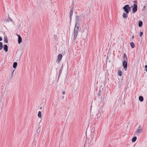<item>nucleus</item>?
Instances as JSON below:
<instances>
[{
  "label": "nucleus",
  "mask_w": 147,
  "mask_h": 147,
  "mask_svg": "<svg viewBox=\"0 0 147 147\" xmlns=\"http://www.w3.org/2000/svg\"><path fill=\"white\" fill-rule=\"evenodd\" d=\"M81 18L80 16H76V23L74 29L73 33V40H75L79 30L80 24L79 22L81 21Z\"/></svg>",
  "instance_id": "1"
},
{
  "label": "nucleus",
  "mask_w": 147,
  "mask_h": 147,
  "mask_svg": "<svg viewBox=\"0 0 147 147\" xmlns=\"http://www.w3.org/2000/svg\"><path fill=\"white\" fill-rule=\"evenodd\" d=\"M123 9L124 11L127 13H128L129 12V10L131 9V7H129V5H126L123 7Z\"/></svg>",
  "instance_id": "2"
},
{
  "label": "nucleus",
  "mask_w": 147,
  "mask_h": 147,
  "mask_svg": "<svg viewBox=\"0 0 147 147\" xmlns=\"http://www.w3.org/2000/svg\"><path fill=\"white\" fill-rule=\"evenodd\" d=\"M142 129L141 126L140 125L137 131L135 132V134L137 135H139V134L142 131Z\"/></svg>",
  "instance_id": "3"
},
{
  "label": "nucleus",
  "mask_w": 147,
  "mask_h": 147,
  "mask_svg": "<svg viewBox=\"0 0 147 147\" xmlns=\"http://www.w3.org/2000/svg\"><path fill=\"white\" fill-rule=\"evenodd\" d=\"M137 10V4H134V7L132 9V11L133 13H135Z\"/></svg>",
  "instance_id": "4"
},
{
  "label": "nucleus",
  "mask_w": 147,
  "mask_h": 147,
  "mask_svg": "<svg viewBox=\"0 0 147 147\" xmlns=\"http://www.w3.org/2000/svg\"><path fill=\"white\" fill-rule=\"evenodd\" d=\"M13 22V21L9 17L5 19V20L4 21V22L6 23L7 22Z\"/></svg>",
  "instance_id": "5"
},
{
  "label": "nucleus",
  "mask_w": 147,
  "mask_h": 147,
  "mask_svg": "<svg viewBox=\"0 0 147 147\" xmlns=\"http://www.w3.org/2000/svg\"><path fill=\"white\" fill-rule=\"evenodd\" d=\"M74 12V8L72 6L71 9L69 13V18L70 19V20H71V18L73 15V13Z\"/></svg>",
  "instance_id": "6"
},
{
  "label": "nucleus",
  "mask_w": 147,
  "mask_h": 147,
  "mask_svg": "<svg viewBox=\"0 0 147 147\" xmlns=\"http://www.w3.org/2000/svg\"><path fill=\"white\" fill-rule=\"evenodd\" d=\"M62 57V55L61 54H59L58 55L57 58V60L58 62L59 63L61 60Z\"/></svg>",
  "instance_id": "7"
},
{
  "label": "nucleus",
  "mask_w": 147,
  "mask_h": 147,
  "mask_svg": "<svg viewBox=\"0 0 147 147\" xmlns=\"http://www.w3.org/2000/svg\"><path fill=\"white\" fill-rule=\"evenodd\" d=\"M123 65L125 69V68H127V62L126 61H124L123 62Z\"/></svg>",
  "instance_id": "8"
},
{
  "label": "nucleus",
  "mask_w": 147,
  "mask_h": 147,
  "mask_svg": "<svg viewBox=\"0 0 147 147\" xmlns=\"http://www.w3.org/2000/svg\"><path fill=\"white\" fill-rule=\"evenodd\" d=\"M17 35L18 36V42L19 44H20V43L22 42V38L18 34H17Z\"/></svg>",
  "instance_id": "9"
},
{
  "label": "nucleus",
  "mask_w": 147,
  "mask_h": 147,
  "mask_svg": "<svg viewBox=\"0 0 147 147\" xmlns=\"http://www.w3.org/2000/svg\"><path fill=\"white\" fill-rule=\"evenodd\" d=\"M3 49L6 52L8 51V46L6 45H4L3 46Z\"/></svg>",
  "instance_id": "10"
},
{
  "label": "nucleus",
  "mask_w": 147,
  "mask_h": 147,
  "mask_svg": "<svg viewBox=\"0 0 147 147\" xmlns=\"http://www.w3.org/2000/svg\"><path fill=\"white\" fill-rule=\"evenodd\" d=\"M102 111L101 110H99L97 114V118H99L101 115V113Z\"/></svg>",
  "instance_id": "11"
},
{
  "label": "nucleus",
  "mask_w": 147,
  "mask_h": 147,
  "mask_svg": "<svg viewBox=\"0 0 147 147\" xmlns=\"http://www.w3.org/2000/svg\"><path fill=\"white\" fill-rule=\"evenodd\" d=\"M127 13H123V16L124 18H127L128 17V15H127Z\"/></svg>",
  "instance_id": "12"
},
{
  "label": "nucleus",
  "mask_w": 147,
  "mask_h": 147,
  "mask_svg": "<svg viewBox=\"0 0 147 147\" xmlns=\"http://www.w3.org/2000/svg\"><path fill=\"white\" fill-rule=\"evenodd\" d=\"M123 58L124 61L127 60V57L125 53L124 54Z\"/></svg>",
  "instance_id": "13"
},
{
  "label": "nucleus",
  "mask_w": 147,
  "mask_h": 147,
  "mask_svg": "<svg viewBox=\"0 0 147 147\" xmlns=\"http://www.w3.org/2000/svg\"><path fill=\"white\" fill-rule=\"evenodd\" d=\"M17 65V63L16 62H14L13 63V67L14 68H16Z\"/></svg>",
  "instance_id": "14"
},
{
  "label": "nucleus",
  "mask_w": 147,
  "mask_h": 147,
  "mask_svg": "<svg viewBox=\"0 0 147 147\" xmlns=\"http://www.w3.org/2000/svg\"><path fill=\"white\" fill-rule=\"evenodd\" d=\"M139 99L141 102H142L144 100L143 97L142 96H140L139 97Z\"/></svg>",
  "instance_id": "15"
},
{
  "label": "nucleus",
  "mask_w": 147,
  "mask_h": 147,
  "mask_svg": "<svg viewBox=\"0 0 147 147\" xmlns=\"http://www.w3.org/2000/svg\"><path fill=\"white\" fill-rule=\"evenodd\" d=\"M142 21H140L138 23V26L139 27H141L142 25Z\"/></svg>",
  "instance_id": "16"
},
{
  "label": "nucleus",
  "mask_w": 147,
  "mask_h": 147,
  "mask_svg": "<svg viewBox=\"0 0 147 147\" xmlns=\"http://www.w3.org/2000/svg\"><path fill=\"white\" fill-rule=\"evenodd\" d=\"M130 45L132 48H133L134 47L135 45L133 42H131L130 43Z\"/></svg>",
  "instance_id": "17"
},
{
  "label": "nucleus",
  "mask_w": 147,
  "mask_h": 147,
  "mask_svg": "<svg viewBox=\"0 0 147 147\" xmlns=\"http://www.w3.org/2000/svg\"><path fill=\"white\" fill-rule=\"evenodd\" d=\"M137 139V137L136 136L134 137L132 139V142H134L136 141Z\"/></svg>",
  "instance_id": "18"
},
{
  "label": "nucleus",
  "mask_w": 147,
  "mask_h": 147,
  "mask_svg": "<svg viewBox=\"0 0 147 147\" xmlns=\"http://www.w3.org/2000/svg\"><path fill=\"white\" fill-rule=\"evenodd\" d=\"M41 111H39L38 112V117H39L41 118Z\"/></svg>",
  "instance_id": "19"
},
{
  "label": "nucleus",
  "mask_w": 147,
  "mask_h": 147,
  "mask_svg": "<svg viewBox=\"0 0 147 147\" xmlns=\"http://www.w3.org/2000/svg\"><path fill=\"white\" fill-rule=\"evenodd\" d=\"M3 47V43L2 42H0V50H1Z\"/></svg>",
  "instance_id": "20"
},
{
  "label": "nucleus",
  "mask_w": 147,
  "mask_h": 147,
  "mask_svg": "<svg viewBox=\"0 0 147 147\" xmlns=\"http://www.w3.org/2000/svg\"><path fill=\"white\" fill-rule=\"evenodd\" d=\"M4 41L5 42V43H7L8 42L7 38V37H4Z\"/></svg>",
  "instance_id": "21"
},
{
  "label": "nucleus",
  "mask_w": 147,
  "mask_h": 147,
  "mask_svg": "<svg viewBox=\"0 0 147 147\" xmlns=\"http://www.w3.org/2000/svg\"><path fill=\"white\" fill-rule=\"evenodd\" d=\"M118 75L119 76H121L122 75V73L121 71H118Z\"/></svg>",
  "instance_id": "22"
},
{
  "label": "nucleus",
  "mask_w": 147,
  "mask_h": 147,
  "mask_svg": "<svg viewBox=\"0 0 147 147\" xmlns=\"http://www.w3.org/2000/svg\"><path fill=\"white\" fill-rule=\"evenodd\" d=\"M62 73V70L61 69H60L59 71V75L58 76V79H59V77L60 76L61 74Z\"/></svg>",
  "instance_id": "23"
},
{
  "label": "nucleus",
  "mask_w": 147,
  "mask_h": 147,
  "mask_svg": "<svg viewBox=\"0 0 147 147\" xmlns=\"http://www.w3.org/2000/svg\"><path fill=\"white\" fill-rule=\"evenodd\" d=\"M143 32H141L140 33V37H141L143 35Z\"/></svg>",
  "instance_id": "24"
},
{
  "label": "nucleus",
  "mask_w": 147,
  "mask_h": 147,
  "mask_svg": "<svg viewBox=\"0 0 147 147\" xmlns=\"http://www.w3.org/2000/svg\"><path fill=\"white\" fill-rule=\"evenodd\" d=\"M134 4H136L137 2L136 0H135L134 1Z\"/></svg>",
  "instance_id": "25"
},
{
  "label": "nucleus",
  "mask_w": 147,
  "mask_h": 147,
  "mask_svg": "<svg viewBox=\"0 0 147 147\" xmlns=\"http://www.w3.org/2000/svg\"><path fill=\"white\" fill-rule=\"evenodd\" d=\"M2 38L0 36V41H1L2 40Z\"/></svg>",
  "instance_id": "26"
},
{
  "label": "nucleus",
  "mask_w": 147,
  "mask_h": 147,
  "mask_svg": "<svg viewBox=\"0 0 147 147\" xmlns=\"http://www.w3.org/2000/svg\"><path fill=\"white\" fill-rule=\"evenodd\" d=\"M14 71V70H13L12 72V77H13V72Z\"/></svg>",
  "instance_id": "27"
},
{
  "label": "nucleus",
  "mask_w": 147,
  "mask_h": 147,
  "mask_svg": "<svg viewBox=\"0 0 147 147\" xmlns=\"http://www.w3.org/2000/svg\"><path fill=\"white\" fill-rule=\"evenodd\" d=\"M62 94L63 95H64L65 94V91H63L62 92Z\"/></svg>",
  "instance_id": "28"
},
{
  "label": "nucleus",
  "mask_w": 147,
  "mask_h": 147,
  "mask_svg": "<svg viewBox=\"0 0 147 147\" xmlns=\"http://www.w3.org/2000/svg\"><path fill=\"white\" fill-rule=\"evenodd\" d=\"M63 65H62V66H61V69H61L62 70V68H63Z\"/></svg>",
  "instance_id": "29"
},
{
  "label": "nucleus",
  "mask_w": 147,
  "mask_h": 147,
  "mask_svg": "<svg viewBox=\"0 0 147 147\" xmlns=\"http://www.w3.org/2000/svg\"><path fill=\"white\" fill-rule=\"evenodd\" d=\"M145 68H147V65H146L145 66Z\"/></svg>",
  "instance_id": "30"
},
{
  "label": "nucleus",
  "mask_w": 147,
  "mask_h": 147,
  "mask_svg": "<svg viewBox=\"0 0 147 147\" xmlns=\"http://www.w3.org/2000/svg\"><path fill=\"white\" fill-rule=\"evenodd\" d=\"M132 39H134V36L133 35V36L132 37Z\"/></svg>",
  "instance_id": "31"
},
{
  "label": "nucleus",
  "mask_w": 147,
  "mask_h": 147,
  "mask_svg": "<svg viewBox=\"0 0 147 147\" xmlns=\"http://www.w3.org/2000/svg\"><path fill=\"white\" fill-rule=\"evenodd\" d=\"M145 6H144V7H143V9H145Z\"/></svg>",
  "instance_id": "32"
},
{
  "label": "nucleus",
  "mask_w": 147,
  "mask_h": 147,
  "mask_svg": "<svg viewBox=\"0 0 147 147\" xmlns=\"http://www.w3.org/2000/svg\"><path fill=\"white\" fill-rule=\"evenodd\" d=\"M42 109V107H40V109Z\"/></svg>",
  "instance_id": "33"
},
{
  "label": "nucleus",
  "mask_w": 147,
  "mask_h": 147,
  "mask_svg": "<svg viewBox=\"0 0 147 147\" xmlns=\"http://www.w3.org/2000/svg\"><path fill=\"white\" fill-rule=\"evenodd\" d=\"M64 98V96H62V98H63H63Z\"/></svg>",
  "instance_id": "34"
},
{
  "label": "nucleus",
  "mask_w": 147,
  "mask_h": 147,
  "mask_svg": "<svg viewBox=\"0 0 147 147\" xmlns=\"http://www.w3.org/2000/svg\"><path fill=\"white\" fill-rule=\"evenodd\" d=\"M146 71H147V69H146Z\"/></svg>",
  "instance_id": "35"
}]
</instances>
